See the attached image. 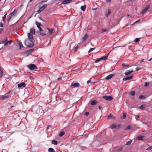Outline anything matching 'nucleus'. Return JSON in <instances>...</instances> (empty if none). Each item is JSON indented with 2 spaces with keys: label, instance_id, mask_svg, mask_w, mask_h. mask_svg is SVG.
<instances>
[{
  "label": "nucleus",
  "instance_id": "f257e3e1",
  "mask_svg": "<svg viewBox=\"0 0 152 152\" xmlns=\"http://www.w3.org/2000/svg\"><path fill=\"white\" fill-rule=\"evenodd\" d=\"M25 45L28 47L31 48L34 45V43L32 40L27 39L25 41Z\"/></svg>",
  "mask_w": 152,
  "mask_h": 152
},
{
  "label": "nucleus",
  "instance_id": "f03ea898",
  "mask_svg": "<svg viewBox=\"0 0 152 152\" xmlns=\"http://www.w3.org/2000/svg\"><path fill=\"white\" fill-rule=\"evenodd\" d=\"M80 86V84L78 83L73 82L70 85V86L72 88L78 87Z\"/></svg>",
  "mask_w": 152,
  "mask_h": 152
},
{
  "label": "nucleus",
  "instance_id": "7ed1b4c3",
  "mask_svg": "<svg viewBox=\"0 0 152 152\" xmlns=\"http://www.w3.org/2000/svg\"><path fill=\"white\" fill-rule=\"evenodd\" d=\"M47 7V4H44L42 6L39 7L38 10L37 11L39 13L41 12L42 10L46 8Z\"/></svg>",
  "mask_w": 152,
  "mask_h": 152
},
{
  "label": "nucleus",
  "instance_id": "20e7f679",
  "mask_svg": "<svg viewBox=\"0 0 152 152\" xmlns=\"http://www.w3.org/2000/svg\"><path fill=\"white\" fill-rule=\"evenodd\" d=\"M28 67L30 70H33L37 68L36 65L33 64L28 65Z\"/></svg>",
  "mask_w": 152,
  "mask_h": 152
},
{
  "label": "nucleus",
  "instance_id": "39448f33",
  "mask_svg": "<svg viewBox=\"0 0 152 152\" xmlns=\"http://www.w3.org/2000/svg\"><path fill=\"white\" fill-rule=\"evenodd\" d=\"M103 98L107 101H110L113 99V97L111 96H104Z\"/></svg>",
  "mask_w": 152,
  "mask_h": 152
},
{
  "label": "nucleus",
  "instance_id": "423d86ee",
  "mask_svg": "<svg viewBox=\"0 0 152 152\" xmlns=\"http://www.w3.org/2000/svg\"><path fill=\"white\" fill-rule=\"evenodd\" d=\"M16 10L15 9L13 12L10 13L9 15L7 16V22H9L10 21V20L11 18V15H13L14 14Z\"/></svg>",
  "mask_w": 152,
  "mask_h": 152
},
{
  "label": "nucleus",
  "instance_id": "0eeeda50",
  "mask_svg": "<svg viewBox=\"0 0 152 152\" xmlns=\"http://www.w3.org/2000/svg\"><path fill=\"white\" fill-rule=\"evenodd\" d=\"M150 7V5L149 4L148 5L144 8L143 9L141 13H140L141 14H143L145 12H146L148 9Z\"/></svg>",
  "mask_w": 152,
  "mask_h": 152
},
{
  "label": "nucleus",
  "instance_id": "6e6552de",
  "mask_svg": "<svg viewBox=\"0 0 152 152\" xmlns=\"http://www.w3.org/2000/svg\"><path fill=\"white\" fill-rule=\"evenodd\" d=\"M26 86V85L25 83L24 82L21 83L20 84L18 85V86L19 88H20L22 87H25Z\"/></svg>",
  "mask_w": 152,
  "mask_h": 152
},
{
  "label": "nucleus",
  "instance_id": "1a4fd4ad",
  "mask_svg": "<svg viewBox=\"0 0 152 152\" xmlns=\"http://www.w3.org/2000/svg\"><path fill=\"white\" fill-rule=\"evenodd\" d=\"M36 25H37V27L39 29V30L40 31H42V29L40 26L41 25V24L37 22H36Z\"/></svg>",
  "mask_w": 152,
  "mask_h": 152
},
{
  "label": "nucleus",
  "instance_id": "9d476101",
  "mask_svg": "<svg viewBox=\"0 0 152 152\" xmlns=\"http://www.w3.org/2000/svg\"><path fill=\"white\" fill-rule=\"evenodd\" d=\"M133 77V76L132 75H131L129 77H125L123 79V80L124 81H126L132 79V77Z\"/></svg>",
  "mask_w": 152,
  "mask_h": 152
},
{
  "label": "nucleus",
  "instance_id": "9b49d317",
  "mask_svg": "<svg viewBox=\"0 0 152 152\" xmlns=\"http://www.w3.org/2000/svg\"><path fill=\"white\" fill-rule=\"evenodd\" d=\"M108 54L104 56H103L100 58V61L105 60L107 59L108 58Z\"/></svg>",
  "mask_w": 152,
  "mask_h": 152
},
{
  "label": "nucleus",
  "instance_id": "f8f14e48",
  "mask_svg": "<svg viewBox=\"0 0 152 152\" xmlns=\"http://www.w3.org/2000/svg\"><path fill=\"white\" fill-rule=\"evenodd\" d=\"M72 0H64L62 2V4H66L69 3Z\"/></svg>",
  "mask_w": 152,
  "mask_h": 152
},
{
  "label": "nucleus",
  "instance_id": "ddd939ff",
  "mask_svg": "<svg viewBox=\"0 0 152 152\" xmlns=\"http://www.w3.org/2000/svg\"><path fill=\"white\" fill-rule=\"evenodd\" d=\"M114 76V74H111L108 75L107 77H105V79L106 80H109L111 78H112L113 76Z\"/></svg>",
  "mask_w": 152,
  "mask_h": 152
},
{
  "label": "nucleus",
  "instance_id": "4468645a",
  "mask_svg": "<svg viewBox=\"0 0 152 152\" xmlns=\"http://www.w3.org/2000/svg\"><path fill=\"white\" fill-rule=\"evenodd\" d=\"M88 37V35L87 34H86L85 36L83 37L82 39V41L84 42L87 39Z\"/></svg>",
  "mask_w": 152,
  "mask_h": 152
},
{
  "label": "nucleus",
  "instance_id": "2eb2a0df",
  "mask_svg": "<svg viewBox=\"0 0 152 152\" xmlns=\"http://www.w3.org/2000/svg\"><path fill=\"white\" fill-rule=\"evenodd\" d=\"M144 136H143L140 135L138 136L136 138V140H142L143 139V138L144 137Z\"/></svg>",
  "mask_w": 152,
  "mask_h": 152
},
{
  "label": "nucleus",
  "instance_id": "dca6fc26",
  "mask_svg": "<svg viewBox=\"0 0 152 152\" xmlns=\"http://www.w3.org/2000/svg\"><path fill=\"white\" fill-rule=\"evenodd\" d=\"M47 29L50 35H51L52 33L54 32V30L53 29H50L49 28H48Z\"/></svg>",
  "mask_w": 152,
  "mask_h": 152
},
{
  "label": "nucleus",
  "instance_id": "f3484780",
  "mask_svg": "<svg viewBox=\"0 0 152 152\" xmlns=\"http://www.w3.org/2000/svg\"><path fill=\"white\" fill-rule=\"evenodd\" d=\"M28 39H30L31 40L32 39H33V35L30 34V33H28Z\"/></svg>",
  "mask_w": 152,
  "mask_h": 152
},
{
  "label": "nucleus",
  "instance_id": "a211bd4d",
  "mask_svg": "<svg viewBox=\"0 0 152 152\" xmlns=\"http://www.w3.org/2000/svg\"><path fill=\"white\" fill-rule=\"evenodd\" d=\"M133 72V71L132 70L131 71H129L127 72H125V74L126 75H128L130 74L132 72Z\"/></svg>",
  "mask_w": 152,
  "mask_h": 152
},
{
  "label": "nucleus",
  "instance_id": "6ab92c4d",
  "mask_svg": "<svg viewBox=\"0 0 152 152\" xmlns=\"http://www.w3.org/2000/svg\"><path fill=\"white\" fill-rule=\"evenodd\" d=\"M97 103V102L95 100H93L91 102V104L92 105H94Z\"/></svg>",
  "mask_w": 152,
  "mask_h": 152
},
{
  "label": "nucleus",
  "instance_id": "aec40b11",
  "mask_svg": "<svg viewBox=\"0 0 152 152\" xmlns=\"http://www.w3.org/2000/svg\"><path fill=\"white\" fill-rule=\"evenodd\" d=\"M112 118L113 119H114L115 118V117L111 113L108 116V118Z\"/></svg>",
  "mask_w": 152,
  "mask_h": 152
},
{
  "label": "nucleus",
  "instance_id": "412c9836",
  "mask_svg": "<svg viewBox=\"0 0 152 152\" xmlns=\"http://www.w3.org/2000/svg\"><path fill=\"white\" fill-rule=\"evenodd\" d=\"M30 32L33 34H35V30L34 28H31L30 29Z\"/></svg>",
  "mask_w": 152,
  "mask_h": 152
},
{
  "label": "nucleus",
  "instance_id": "4be33fe9",
  "mask_svg": "<svg viewBox=\"0 0 152 152\" xmlns=\"http://www.w3.org/2000/svg\"><path fill=\"white\" fill-rule=\"evenodd\" d=\"M9 96L6 95V96H1L0 98V99H1L3 100H4L6 98H9Z\"/></svg>",
  "mask_w": 152,
  "mask_h": 152
},
{
  "label": "nucleus",
  "instance_id": "5701e85b",
  "mask_svg": "<svg viewBox=\"0 0 152 152\" xmlns=\"http://www.w3.org/2000/svg\"><path fill=\"white\" fill-rule=\"evenodd\" d=\"M139 99H145V96L142 95H140L138 97Z\"/></svg>",
  "mask_w": 152,
  "mask_h": 152
},
{
  "label": "nucleus",
  "instance_id": "b1692460",
  "mask_svg": "<svg viewBox=\"0 0 152 152\" xmlns=\"http://www.w3.org/2000/svg\"><path fill=\"white\" fill-rule=\"evenodd\" d=\"M48 151L49 152H55L54 149L51 148H49L48 149Z\"/></svg>",
  "mask_w": 152,
  "mask_h": 152
},
{
  "label": "nucleus",
  "instance_id": "393cba45",
  "mask_svg": "<svg viewBox=\"0 0 152 152\" xmlns=\"http://www.w3.org/2000/svg\"><path fill=\"white\" fill-rule=\"evenodd\" d=\"M86 8V6L85 5H84L83 6H82L81 7V9L83 11H84L85 10Z\"/></svg>",
  "mask_w": 152,
  "mask_h": 152
},
{
  "label": "nucleus",
  "instance_id": "a878e982",
  "mask_svg": "<svg viewBox=\"0 0 152 152\" xmlns=\"http://www.w3.org/2000/svg\"><path fill=\"white\" fill-rule=\"evenodd\" d=\"M52 143L54 145H56L58 144V142L57 141L53 140H52Z\"/></svg>",
  "mask_w": 152,
  "mask_h": 152
},
{
  "label": "nucleus",
  "instance_id": "bb28decb",
  "mask_svg": "<svg viewBox=\"0 0 152 152\" xmlns=\"http://www.w3.org/2000/svg\"><path fill=\"white\" fill-rule=\"evenodd\" d=\"M139 108L141 110H144L145 108V106L144 105H142L139 106Z\"/></svg>",
  "mask_w": 152,
  "mask_h": 152
},
{
  "label": "nucleus",
  "instance_id": "cd10ccee",
  "mask_svg": "<svg viewBox=\"0 0 152 152\" xmlns=\"http://www.w3.org/2000/svg\"><path fill=\"white\" fill-rule=\"evenodd\" d=\"M111 13V11L109 10H108V12L105 14V16L107 17Z\"/></svg>",
  "mask_w": 152,
  "mask_h": 152
},
{
  "label": "nucleus",
  "instance_id": "c85d7f7f",
  "mask_svg": "<svg viewBox=\"0 0 152 152\" xmlns=\"http://www.w3.org/2000/svg\"><path fill=\"white\" fill-rule=\"evenodd\" d=\"M116 125L115 124H113L110 126V128L112 129L116 128Z\"/></svg>",
  "mask_w": 152,
  "mask_h": 152
},
{
  "label": "nucleus",
  "instance_id": "c756f323",
  "mask_svg": "<svg viewBox=\"0 0 152 152\" xmlns=\"http://www.w3.org/2000/svg\"><path fill=\"white\" fill-rule=\"evenodd\" d=\"M19 44L20 46V49H21L22 48H23V45L21 42H19Z\"/></svg>",
  "mask_w": 152,
  "mask_h": 152
},
{
  "label": "nucleus",
  "instance_id": "7c9ffc66",
  "mask_svg": "<svg viewBox=\"0 0 152 152\" xmlns=\"http://www.w3.org/2000/svg\"><path fill=\"white\" fill-rule=\"evenodd\" d=\"M7 15V13H6L3 16L2 18V20L3 21H4L5 18H6V15Z\"/></svg>",
  "mask_w": 152,
  "mask_h": 152
},
{
  "label": "nucleus",
  "instance_id": "2f4dec72",
  "mask_svg": "<svg viewBox=\"0 0 152 152\" xmlns=\"http://www.w3.org/2000/svg\"><path fill=\"white\" fill-rule=\"evenodd\" d=\"M65 134V133L64 132L62 131V132H61L59 134V136L60 137H61L63 135H64Z\"/></svg>",
  "mask_w": 152,
  "mask_h": 152
},
{
  "label": "nucleus",
  "instance_id": "473e14b6",
  "mask_svg": "<svg viewBox=\"0 0 152 152\" xmlns=\"http://www.w3.org/2000/svg\"><path fill=\"white\" fill-rule=\"evenodd\" d=\"M122 66L123 67H129V66L128 65V64H122Z\"/></svg>",
  "mask_w": 152,
  "mask_h": 152
},
{
  "label": "nucleus",
  "instance_id": "72a5a7b5",
  "mask_svg": "<svg viewBox=\"0 0 152 152\" xmlns=\"http://www.w3.org/2000/svg\"><path fill=\"white\" fill-rule=\"evenodd\" d=\"M3 75V71L2 69L0 70V77H1Z\"/></svg>",
  "mask_w": 152,
  "mask_h": 152
},
{
  "label": "nucleus",
  "instance_id": "f704fd0d",
  "mask_svg": "<svg viewBox=\"0 0 152 152\" xmlns=\"http://www.w3.org/2000/svg\"><path fill=\"white\" fill-rule=\"evenodd\" d=\"M135 92L134 91H132L130 92L129 93V94L130 95H132V96H134L135 94Z\"/></svg>",
  "mask_w": 152,
  "mask_h": 152
},
{
  "label": "nucleus",
  "instance_id": "c9c22d12",
  "mask_svg": "<svg viewBox=\"0 0 152 152\" xmlns=\"http://www.w3.org/2000/svg\"><path fill=\"white\" fill-rule=\"evenodd\" d=\"M132 142V141L131 140H130L129 141H127L126 143V145H130Z\"/></svg>",
  "mask_w": 152,
  "mask_h": 152
},
{
  "label": "nucleus",
  "instance_id": "e433bc0d",
  "mask_svg": "<svg viewBox=\"0 0 152 152\" xmlns=\"http://www.w3.org/2000/svg\"><path fill=\"white\" fill-rule=\"evenodd\" d=\"M95 49V48H91L89 49V51H88V53H90L91 51H93V50H94Z\"/></svg>",
  "mask_w": 152,
  "mask_h": 152
},
{
  "label": "nucleus",
  "instance_id": "4c0bfd02",
  "mask_svg": "<svg viewBox=\"0 0 152 152\" xmlns=\"http://www.w3.org/2000/svg\"><path fill=\"white\" fill-rule=\"evenodd\" d=\"M140 41V39L139 38H136L134 40V41L135 42H137Z\"/></svg>",
  "mask_w": 152,
  "mask_h": 152
},
{
  "label": "nucleus",
  "instance_id": "58836bf2",
  "mask_svg": "<svg viewBox=\"0 0 152 152\" xmlns=\"http://www.w3.org/2000/svg\"><path fill=\"white\" fill-rule=\"evenodd\" d=\"M131 128V126H127L126 127H125L124 129L125 130H127V129H129Z\"/></svg>",
  "mask_w": 152,
  "mask_h": 152
},
{
  "label": "nucleus",
  "instance_id": "ea45409f",
  "mask_svg": "<svg viewBox=\"0 0 152 152\" xmlns=\"http://www.w3.org/2000/svg\"><path fill=\"white\" fill-rule=\"evenodd\" d=\"M149 85V83L148 82H145L144 84V86L147 87Z\"/></svg>",
  "mask_w": 152,
  "mask_h": 152
},
{
  "label": "nucleus",
  "instance_id": "a19ab883",
  "mask_svg": "<svg viewBox=\"0 0 152 152\" xmlns=\"http://www.w3.org/2000/svg\"><path fill=\"white\" fill-rule=\"evenodd\" d=\"M100 61V58L98 59H96L95 60V63H97L99 62V61Z\"/></svg>",
  "mask_w": 152,
  "mask_h": 152
},
{
  "label": "nucleus",
  "instance_id": "79ce46f5",
  "mask_svg": "<svg viewBox=\"0 0 152 152\" xmlns=\"http://www.w3.org/2000/svg\"><path fill=\"white\" fill-rule=\"evenodd\" d=\"M39 34L40 35H41L42 36H45V35H46V34H45L41 33V32H39Z\"/></svg>",
  "mask_w": 152,
  "mask_h": 152
},
{
  "label": "nucleus",
  "instance_id": "37998d69",
  "mask_svg": "<svg viewBox=\"0 0 152 152\" xmlns=\"http://www.w3.org/2000/svg\"><path fill=\"white\" fill-rule=\"evenodd\" d=\"M152 149V146H149V147H148L147 149L146 150H150L151 149Z\"/></svg>",
  "mask_w": 152,
  "mask_h": 152
},
{
  "label": "nucleus",
  "instance_id": "c03bdc74",
  "mask_svg": "<svg viewBox=\"0 0 152 152\" xmlns=\"http://www.w3.org/2000/svg\"><path fill=\"white\" fill-rule=\"evenodd\" d=\"M107 31L106 29H102V33H103L104 32H105Z\"/></svg>",
  "mask_w": 152,
  "mask_h": 152
},
{
  "label": "nucleus",
  "instance_id": "a18cd8bd",
  "mask_svg": "<svg viewBox=\"0 0 152 152\" xmlns=\"http://www.w3.org/2000/svg\"><path fill=\"white\" fill-rule=\"evenodd\" d=\"M116 127H117L116 128L119 129V128H120L121 127V125H120V124H119L118 125H116Z\"/></svg>",
  "mask_w": 152,
  "mask_h": 152
},
{
  "label": "nucleus",
  "instance_id": "49530a36",
  "mask_svg": "<svg viewBox=\"0 0 152 152\" xmlns=\"http://www.w3.org/2000/svg\"><path fill=\"white\" fill-rule=\"evenodd\" d=\"M126 117V114L125 113H124L123 115V118H125Z\"/></svg>",
  "mask_w": 152,
  "mask_h": 152
},
{
  "label": "nucleus",
  "instance_id": "de8ad7c7",
  "mask_svg": "<svg viewBox=\"0 0 152 152\" xmlns=\"http://www.w3.org/2000/svg\"><path fill=\"white\" fill-rule=\"evenodd\" d=\"M89 114V113H88V112H86L85 113V114H84V115H85V116H88V115Z\"/></svg>",
  "mask_w": 152,
  "mask_h": 152
},
{
  "label": "nucleus",
  "instance_id": "09e8293b",
  "mask_svg": "<svg viewBox=\"0 0 152 152\" xmlns=\"http://www.w3.org/2000/svg\"><path fill=\"white\" fill-rule=\"evenodd\" d=\"M9 44L8 43V42L7 41L6 42H5V43L4 44V46H6L7 45Z\"/></svg>",
  "mask_w": 152,
  "mask_h": 152
},
{
  "label": "nucleus",
  "instance_id": "8fccbe9b",
  "mask_svg": "<svg viewBox=\"0 0 152 152\" xmlns=\"http://www.w3.org/2000/svg\"><path fill=\"white\" fill-rule=\"evenodd\" d=\"M141 69L140 68H139V67H137L136 68V71H137L139 70L140 69Z\"/></svg>",
  "mask_w": 152,
  "mask_h": 152
},
{
  "label": "nucleus",
  "instance_id": "3c124183",
  "mask_svg": "<svg viewBox=\"0 0 152 152\" xmlns=\"http://www.w3.org/2000/svg\"><path fill=\"white\" fill-rule=\"evenodd\" d=\"M140 117V115H137L135 117L136 119L137 120V118H139Z\"/></svg>",
  "mask_w": 152,
  "mask_h": 152
},
{
  "label": "nucleus",
  "instance_id": "603ef678",
  "mask_svg": "<svg viewBox=\"0 0 152 152\" xmlns=\"http://www.w3.org/2000/svg\"><path fill=\"white\" fill-rule=\"evenodd\" d=\"M78 48V46H76V47H75V51H76L77 50V49Z\"/></svg>",
  "mask_w": 152,
  "mask_h": 152
},
{
  "label": "nucleus",
  "instance_id": "864d4df0",
  "mask_svg": "<svg viewBox=\"0 0 152 152\" xmlns=\"http://www.w3.org/2000/svg\"><path fill=\"white\" fill-rule=\"evenodd\" d=\"M3 25L1 22L0 23V27H3Z\"/></svg>",
  "mask_w": 152,
  "mask_h": 152
},
{
  "label": "nucleus",
  "instance_id": "5fc2aeb1",
  "mask_svg": "<svg viewBox=\"0 0 152 152\" xmlns=\"http://www.w3.org/2000/svg\"><path fill=\"white\" fill-rule=\"evenodd\" d=\"M12 40L7 41L8 42V43L9 45H10L11 44V43L12 42Z\"/></svg>",
  "mask_w": 152,
  "mask_h": 152
},
{
  "label": "nucleus",
  "instance_id": "6e6d98bb",
  "mask_svg": "<svg viewBox=\"0 0 152 152\" xmlns=\"http://www.w3.org/2000/svg\"><path fill=\"white\" fill-rule=\"evenodd\" d=\"M5 41H4V40H2V41H1V42H0V43H4V44L5 43Z\"/></svg>",
  "mask_w": 152,
  "mask_h": 152
},
{
  "label": "nucleus",
  "instance_id": "4d7b16f0",
  "mask_svg": "<svg viewBox=\"0 0 152 152\" xmlns=\"http://www.w3.org/2000/svg\"><path fill=\"white\" fill-rule=\"evenodd\" d=\"M91 79H90V80H88L87 82V84H88L90 82V81H91Z\"/></svg>",
  "mask_w": 152,
  "mask_h": 152
},
{
  "label": "nucleus",
  "instance_id": "13d9d810",
  "mask_svg": "<svg viewBox=\"0 0 152 152\" xmlns=\"http://www.w3.org/2000/svg\"><path fill=\"white\" fill-rule=\"evenodd\" d=\"M7 40H8L7 38H5L4 39V41H5V42H6L7 41Z\"/></svg>",
  "mask_w": 152,
  "mask_h": 152
},
{
  "label": "nucleus",
  "instance_id": "bf43d9fd",
  "mask_svg": "<svg viewBox=\"0 0 152 152\" xmlns=\"http://www.w3.org/2000/svg\"><path fill=\"white\" fill-rule=\"evenodd\" d=\"M98 108H99V109L100 110L102 109V107L100 106H99L98 107Z\"/></svg>",
  "mask_w": 152,
  "mask_h": 152
},
{
  "label": "nucleus",
  "instance_id": "052dcab7",
  "mask_svg": "<svg viewBox=\"0 0 152 152\" xmlns=\"http://www.w3.org/2000/svg\"><path fill=\"white\" fill-rule=\"evenodd\" d=\"M51 125H48L47 128V129H49V127H51Z\"/></svg>",
  "mask_w": 152,
  "mask_h": 152
},
{
  "label": "nucleus",
  "instance_id": "680f3d73",
  "mask_svg": "<svg viewBox=\"0 0 152 152\" xmlns=\"http://www.w3.org/2000/svg\"><path fill=\"white\" fill-rule=\"evenodd\" d=\"M3 28H0V34L2 32Z\"/></svg>",
  "mask_w": 152,
  "mask_h": 152
},
{
  "label": "nucleus",
  "instance_id": "e2e57ef3",
  "mask_svg": "<svg viewBox=\"0 0 152 152\" xmlns=\"http://www.w3.org/2000/svg\"><path fill=\"white\" fill-rule=\"evenodd\" d=\"M61 77L58 78L57 79V81H59L61 80Z\"/></svg>",
  "mask_w": 152,
  "mask_h": 152
},
{
  "label": "nucleus",
  "instance_id": "0e129e2a",
  "mask_svg": "<svg viewBox=\"0 0 152 152\" xmlns=\"http://www.w3.org/2000/svg\"><path fill=\"white\" fill-rule=\"evenodd\" d=\"M122 150V148H120L118 149V151H121Z\"/></svg>",
  "mask_w": 152,
  "mask_h": 152
},
{
  "label": "nucleus",
  "instance_id": "69168bd1",
  "mask_svg": "<svg viewBox=\"0 0 152 152\" xmlns=\"http://www.w3.org/2000/svg\"><path fill=\"white\" fill-rule=\"evenodd\" d=\"M140 20V19H139L138 20H137L135 22V23H137V22H139Z\"/></svg>",
  "mask_w": 152,
  "mask_h": 152
},
{
  "label": "nucleus",
  "instance_id": "338daca9",
  "mask_svg": "<svg viewBox=\"0 0 152 152\" xmlns=\"http://www.w3.org/2000/svg\"><path fill=\"white\" fill-rule=\"evenodd\" d=\"M38 107H39V109H40V107L41 108L42 107V106H41V105H39Z\"/></svg>",
  "mask_w": 152,
  "mask_h": 152
},
{
  "label": "nucleus",
  "instance_id": "774afa93",
  "mask_svg": "<svg viewBox=\"0 0 152 152\" xmlns=\"http://www.w3.org/2000/svg\"><path fill=\"white\" fill-rule=\"evenodd\" d=\"M144 61V59H142L141 60H140V63H141L142 62Z\"/></svg>",
  "mask_w": 152,
  "mask_h": 152
}]
</instances>
